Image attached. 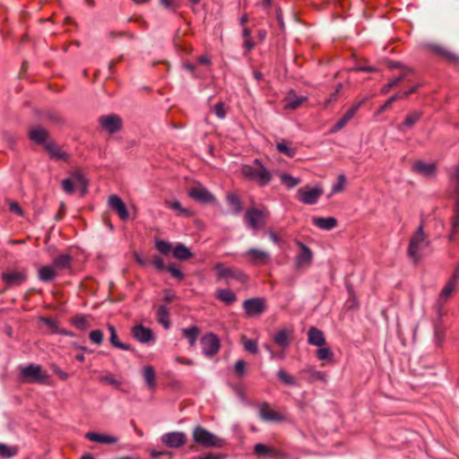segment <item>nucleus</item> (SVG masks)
<instances>
[{
	"mask_svg": "<svg viewBox=\"0 0 459 459\" xmlns=\"http://www.w3.org/2000/svg\"><path fill=\"white\" fill-rule=\"evenodd\" d=\"M1 277L7 287L11 288L20 286L22 283L26 281L28 275L26 270H22L3 273Z\"/></svg>",
	"mask_w": 459,
	"mask_h": 459,
	"instance_id": "14",
	"label": "nucleus"
},
{
	"mask_svg": "<svg viewBox=\"0 0 459 459\" xmlns=\"http://www.w3.org/2000/svg\"><path fill=\"white\" fill-rule=\"evenodd\" d=\"M241 256L252 265H265L271 261V255L269 252L255 247L247 249L246 252L241 254Z\"/></svg>",
	"mask_w": 459,
	"mask_h": 459,
	"instance_id": "9",
	"label": "nucleus"
},
{
	"mask_svg": "<svg viewBox=\"0 0 459 459\" xmlns=\"http://www.w3.org/2000/svg\"><path fill=\"white\" fill-rule=\"evenodd\" d=\"M85 438H87L90 441L97 442L100 444H116L118 440L117 437L109 436V435H103L96 432H87L85 434Z\"/></svg>",
	"mask_w": 459,
	"mask_h": 459,
	"instance_id": "32",
	"label": "nucleus"
},
{
	"mask_svg": "<svg viewBox=\"0 0 459 459\" xmlns=\"http://www.w3.org/2000/svg\"><path fill=\"white\" fill-rule=\"evenodd\" d=\"M333 357V351L328 347L321 346L316 351V358L319 360H332Z\"/></svg>",
	"mask_w": 459,
	"mask_h": 459,
	"instance_id": "49",
	"label": "nucleus"
},
{
	"mask_svg": "<svg viewBox=\"0 0 459 459\" xmlns=\"http://www.w3.org/2000/svg\"><path fill=\"white\" fill-rule=\"evenodd\" d=\"M91 342L100 345L103 342V333L100 330H93L89 333Z\"/></svg>",
	"mask_w": 459,
	"mask_h": 459,
	"instance_id": "54",
	"label": "nucleus"
},
{
	"mask_svg": "<svg viewBox=\"0 0 459 459\" xmlns=\"http://www.w3.org/2000/svg\"><path fill=\"white\" fill-rule=\"evenodd\" d=\"M72 264V256L69 254H62L56 255L53 259L52 265L55 269H69Z\"/></svg>",
	"mask_w": 459,
	"mask_h": 459,
	"instance_id": "38",
	"label": "nucleus"
},
{
	"mask_svg": "<svg viewBox=\"0 0 459 459\" xmlns=\"http://www.w3.org/2000/svg\"><path fill=\"white\" fill-rule=\"evenodd\" d=\"M241 174L250 181L255 182L259 186H265L273 179L272 172L267 169L259 159L254 160L251 164L241 167Z\"/></svg>",
	"mask_w": 459,
	"mask_h": 459,
	"instance_id": "2",
	"label": "nucleus"
},
{
	"mask_svg": "<svg viewBox=\"0 0 459 459\" xmlns=\"http://www.w3.org/2000/svg\"><path fill=\"white\" fill-rule=\"evenodd\" d=\"M216 299L226 304H233L237 300V296L230 289H219L216 291Z\"/></svg>",
	"mask_w": 459,
	"mask_h": 459,
	"instance_id": "39",
	"label": "nucleus"
},
{
	"mask_svg": "<svg viewBox=\"0 0 459 459\" xmlns=\"http://www.w3.org/2000/svg\"><path fill=\"white\" fill-rule=\"evenodd\" d=\"M254 454L258 456H273L279 458H285L287 454L278 449L269 447L262 443H257L254 446Z\"/></svg>",
	"mask_w": 459,
	"mask_h": 459,
	"instance_id": "20",
	"label": "nucleus"
},
{
	"mask_svg": "<svg viewBox=\"0 0 459 459\" xmlns=\"http://www.w3.org/2000/svg\"><path fill=\"white\" fill-rule=\"evenodd\" d=\"M63 190L69 195L74 192V181L72 178H65L62 181Z\"/></svg>",
	"mask_w": 459,
	"mask_h": 459,
	"instance_id": "57",
	"label": "nucleus"
},
{
	"mask_svg": "<svg viewBox=\"0 0 459 459\" xmlns=\"http://www.w3.org/2000/svg\"><path fill=\"white\" fill-rule=\"evenodd\" d=\"M200 344L203 354L208 358L215 356L221 347L220 338L213 333H208L203 335L200 339Z\"/></svg>",
	"mask_w": 459,
	"mask_h": 459,
	"instance_id": "7",
	"label": "nucleus"
},
{
	"mask_svg": "<svg viewBox=\"0 0 459 459\" xmlns=\"http://www.w3.org/2000/svg\"><path fill=\"white\" fill-rule=\"evenodd\" d=\"M29 138L35 143L44 145L48 142V132L41 126L30 129Z\"/></svg>",
	"mask_w": 459,
	"mask_h": 459,
	"instance_id": "26",
	"label": "nucleus"
},
{
	"mask_svg": "<svg viewBox=\"0 0 459 459\" xmlns=\"http://www.w3.org/2000/svg\"><path fill=\"white\" fill-rule=\"evenodd\" d=\"M234 369L238 377H242L246 371V362L243 359H238L235 364Z\"/></svg>",
	"mask_w": 459,
	"mask_h": 459,
	"instance_id": "62",
	"label": "nucleus"
},
{
	"mask_svg": "<svg viewBox=\"0 0 459 459\" xmlns=\"http://www.w3.org/2000/svg\"><path fill=\"white\" fill-rule=\"evenodd\" d=\"M365 102V100H362L355 104H353L346 112L345 114L342 116V117L341 119H339L337 121V123L334 125L333 128V131H339L341 130L342 127H344V126L353 118V117L355 116V114L357 113V111L359 109V108L363 105V103Z\"/></svg>",
	"mask_w": 459,
	"mask_h": 459,
	"instance_id": "21",
	"label": "nucleus"
},
{
	"mask_svg": "<svg viewBox=\"0 0 459 459\" xmlns=\"http://www.w3.org/2000/svg\"><path fill=\"white\" fill-rule=\"evenodd\" d=\"M307 100L305 96H298L294 91H290L283 99L285 109H296Z\"/></svg>",
	"mask_w": 459,
	"mask_h": 459,
	"instance_id": "22",
	"label": "nucleus"
},
{
	"mask_svg": "<svg viewBox=\"0 0 459 459\" xmlns=\"http://www.w3.org/2000/svg\"><path fill=\"white\" fill-rule=\"evenodd\" d=\"M155 247L160 254L164 255H168L170 253L173 254L174 247H172V245L169 242L165 241L163 239H156Z\"/></svg>",
	"mask_w": 459,
	"mask_h": 459,
	"instance_id": "43",
	"label": "nucleus"
},
{
	"mask_svg": "<svg viewBox=\"0 0 459 459\" xmlns=\"http://www.w3.org/2000/svg\"><path fill=\"white\" fill-rule=\"evenodd\" d=\"M99 123L109 134H115L122 128V120L115 114L100 117Z\"/></svg>",
	"mask_w": 459,
	"mask_h": 459,
	"instance_id": "15",
	"label": "nucleus"
},
{
	"mask_svg": "<svg viewBox=\"0 0 459 459\" xmlns=\"http://www.w3.org/2000/svg\"><path fill=\"white\" fill-rule=\"evenodd\" d=\"M432 48L437 55L442 56L446 62L459 65V56L453 51L441 46H434Z\"/></svg>",
	"mask_w": 459,
	"mask_h": 459,
	"instance_id": "29",
	"label": "nucleus"
},
{
	"mask_svg": "<svg viewBox=\"0 0 459 459\" xmlns=\"http://www.w3.org/2000/svg\"><path fill=\"white\" fill-rule=\"evenodd\" d=\"M71 322L80 331H83L90 326L87 318L82 315L75 316L72 318Z\"/></svg>",
	"mask_w": 459,
	"mask_h": 459,
	"instance_id": "45",
	"label": "nucleus"
},
{
	"mask_svg": "<svg viewBox=\"0 0 459 459\" xmlns=\"http://www.w3.org/2000/svg\"><path fill=\"white\" fill-rule=\"evenodd\" d=\"M173 256L178 260L186 261L193 257V254L184 244L178 243L173 248Z\"/></svg>",
	"mask_w": 459,
	"mask_h": 459,
	"instance_id": "36",
	"label": "nucleus"
},
{
	"mask_svg": "<svg viewBox=\"0 0 459 459\" xmlns=\"http://www.w3.org/2000/svg\"><path fill=\"white\" fill-rule=\"evenodd\" d=\"M280 178L281 182L289 189L295 187L300 183L299 178H294L288 173H282Z\"/></svg>",
	"mask_w": 459,
	"mask_h": 459,
	"instance_id": "44",
	"label": "nucleus"
},
{
	"mask_svg": "<svg viewBox=\"0 0 459 459\" xmlns=\"http://www.w3.org/2000/svg\"><path fill=\"white\" fill-rule=\"evenodd\" d=\"M43 146L49 154L50 158L58 160H65L67 159V154L62 152L56 143L48 141Z\"/></svg>",
	"mask_w": 459,
	"mask_h": 459,
	"instance_id": "31",
	"label": "nucleus"
},
{
	"mask_svg": "<svg viewBox=\"0 0 459 459\" xmlns=\"http://www.w3.org/2000/svg\"><path fill=\"white\" fill-rule=\"evenodd\" d=\"M402 99V95L400 92H396L394 95H392L379 108V113L384 112L385 109H387L394 101L397 100Z\"/></svg>",
	"mask_w": 459,
	"mask_h": 459,
	"instance_id": "56",
	"label": "nucleus"
},
{
	"mask_svg": "<svg viewBox=\"0 0 459 459\" xmlns=\"http://www.w3.org/2000/svg\"><path fill=\"white\" fill-rule=\"evenodd\" d=\"M152 264L158 271L166 270L167 266L165 265L163 259L160 255H153L152 259Z\"/></svg>",
	"mask_w": 459,
	"mask_h": 459,
	"instance_id": "59",
	"label": "nucleus"
},
{
	"mask_svg": "<svg viewBox=\"0 0 459 459\" xmlns=\"http://www.w3.org/2000/svg\"><path fill=\"white\" fill-rule=\"evenodd\" d=\"M188 195L202 204H211L215 201L214 195L204 186L198 185L188 190Z\"/></svg>",
	"mask_w": 459,
	"mask_h": 459,
	"instance_id": "13",
	"label": "nucleus"
},
{
	"mask_svg": "<svg viewBox=\"0 0 459 459\" xmlns=\"http://www.w3.org/2000/svg\"><path fill=\"white\" fill-rule=\"evenodd\" d=\"M57 273L53 265H45L39 270V279L44 282L53 281Z\"/></svg>",
	"mask_w": 459,
	"mask_h": 459,
	"instance_id": "40",
	"label": "nucleus"
},
{
	"mask_svg": "<svg viewBox=\"0 0 459 459\" xmlns=\"http://www.w3.org/2000/svg\"><path fill=\"white\" fill-rule=\"evenodd\" d=\"M157 320L165 329L170 327L169 311L165 305H161L158 307Z\"/></svg>",
	"mask_w": 459,
	"mask_h": 459,
	"instance_id": "41",
	"label": "nucleus"
},
{
	"mask_svg": "<svg viewBox=\"0 0 459 459\" xmlns=\"http://www.w3.org/2000/svg\"><path fill=\"white\" fill-rule=\"evenodd\" d=\"M278 378L282 381L287 385L296 386L298 385L297 381L294 379L292 376L288 374L285 370L280 369L277 372Z\"/></svg>",
	"mask_w": 459,
	"mask_h": 459,
	"instance_id": "47",
	"label": "nucleus"
},
{
	"mask_svg": "<svg viewBox=\"0 0 459 459\" xmlns=\"http://www.w3.org/2000/svg\"><path fill=\"white\" fill-rule=\"evenodd\" d=\"M194 441L204 447H221V444L219 438L212 432L202 426H196L193 430Z\"/></svg>",
	"mask_w": 459,
	"mask_h": 459,
	"instance_id": "4",
	"label": "nucleus"
},
{
	"mask_svg": "<svg viewBox=\"0 0 459 459\" xmlns=\"http://www.w3.org/2000/svg\"><path fill=\"white\" fill-rule=\"evenodd\" d=\"M268 212L256 208H248L244 215V221L247 226L256 232L259 229L265 225V220Z\"/></svg>",
	"mask_w": 459,
	"mask_h": 459,
	"instance_id": "6",
	"label": "nucleus"
},
{
	"mask_svg": "<svg viewBox=\"0 0 459 459\" xmlns=\"http://www.w3.org/2000/svg\"><path fill=\"white\" fill-rule=\"evenodd\" d=\"M18 453V449L15 446H8L5 444L0 443V457L10 458L14 456Z\"/></svg>",
	"mask_w": 459,
	"mask_h": 459,
	"instance_id": "48",
	"label": "nucleus"
},
{
	"mask_svg": "<svg viewBox=\"0 0 459 459\" xmlns=\"http://www.w3.org/2000/svg\"><path fill=\"white\" fill-rule=\"evenodd\" d=\"M422 117V112L414 110L410 112L404 118L403 124L398 126V130L403 131L404 127H412Z\"/></svg>",
	"mask_w": 459,
	"mask_h": 459,
	"instance_id": "35",
	"label": "nucleus"
},
{
	"mask_svg": "<svg viewBox=\"0 0 459 459\" xmlns=\"http://www.w3.org/2000/svg\"><path fill=\"white\" fill-rule=\"evenodd\" d=\"M183 336L187 340L188 344L194 347L196 344L197 338L200 334V328L196 325H192L187 328L182 329Z\"/></svg>",
	"mask_w": 459,
	"mask_h": 459,
	"instance_id": "37",
	"label": "nucleus"
},
{
	"mask_svg": "<svg viewBox=\"0 0 459 459\" xmlns=\"http://www.w3.org/2000/svg\"><path fill=\"white\" fill-rule=\"evenodd\" d=\"M412 72L413 71L411 68L404 67L400 75L394 77L381 88V90H380L381 94H383V95L387 94L392 88L395 87L403 81L411 82L409 75L411 74H412Z\"/></svg>",
	"mask_w": 459,
	"mask_h": 459,
	"instance_id": "18",
	"label": "nucleus"
},
{
	"mask_svg": "<svg viewBox=\"0 0 459 459\" xmlns=\"http://www.w3.org/2000/svg\"><path fill=\"white\" fill-rule=\"evenodd\" d=\"M455 202L453 206V217L451 228L454 232H457L459 229V194H455Z\"/></svg>",
	"mask_w": 459,
	"mask_h": 459,
	"instance_id": "42",
	"label": "nucleus"
},
{
	"mask_svg": "<svg viewBox=\"0 0 459 459\" xmlns=\"http://www.w3.org/2000/svg\"><path fill=\"white\" fill-rule=\"evenodd\" d=\"M307 342L311 345L321 347L325 344L324 333L315 326H311L307 332Z\"/></svg>",
	"mask_w": 459,
	"mask_h": 459,
	"instance_id": "25",
	"label": "nucleus"
},
{
	"mask_svg": "<svg viewBox=\"0 0 459 459\" xmlns=\"http://www.w3.org/2000/svg\"><path fill=\"white\" fill-rule=\"evenodd\" d=\"M456 285L457 284L455 282L448 280L440 292V295H439L440 298L441 299L449 298L451 296V294L453 293V291L455 290Z\"/></svg>",
	"mask_w": 459,
	"mask_h": 459,
	"instance_id": "50",
	"label": "nucleus"
},
{
	"mask_svg": "<svg viewBox=\"0 0 459 459\" xmlns=\"http://www.w3.org/2000/svg\"><path fill=\"white\" fill-rule=\"evenodd\" d=\"M100 382L106 383L108 385L118 386L120 385L119 381L117 380L112 374H108L105 376H102L100 378Z\"/></svg>",
	"mask_w": 459,
	"mask_h": 459,
	"instance_id": "61",
	"label": "nucleus"
},
{
	"mask_svg": "<svg viewBox=\"0 0 459 459\" xmlns=\"http://www.w3.org/2000/svg\"><path fill=\"white\" fill-rule=\"evenodd\" d=\"M296 245L299 247V252L295 256V269L298 271L307 269L312 264L314 254L312 250L303 242L297 241Z\"/></svg>",
	"mask_w": 459,
	"mask_h": 459,
	"instance_id": "8",
	"label": "nucleus"
},
{
	"mask_svg": "<svg viewBox=\"0 0 459 459\" xmlns=\"http://www.w3.org/2000/svg\"><path fill=\"white\" fill-rule=\"evenodd\" d=\"M259 416L264 421H283L284 416L278 411L271 409L267 403H263L259 406Z\"/></svg>",
	"mask_w": 459,
	"mask_h": 459,
	"instance_id": "17",
	"label": "nucleus"
},
{
	"mask_svg": "<svg viewBox=\"0 0 459 459\" xmlns=\"http://www.w3.org/2000/svg\"><path fill=\"white\" fill-rule=\"evenodd\" d=\"M429 250L430 240L424 230L423 223H420L409 240L407 254L410 259L417 264L429 252Z\"/></svg>",
	"mask_w": 459,
	"mask_h": 459,
	"instance_id": "1",
	"label": "nucleus"
},
{
	"mask_svg": "<svg viewBox=\"0 0 459 459\" xmlns=\"http://www.w3.org/2000/svg\"><path fill=\"white\" fill-rule=\"evenodd\" d=\"M74 177L76 182L82 186V195H84L87 191L88 181L81 173H75Z\"/></svg>",
	"mask_w": 459,
	"mask_h": 459,
	"instance_id": "58",
	"label": "nucleus"
},
{
	"mask_svg": "<svg viewBox=\"0 0 459 459\" xmlns=\"http://www.w3.org/2000/svg\"><path fill=\"white\" fill-rule=\"evenodd\" d=\"M20 379L23 383L49 385V376L42 370L39 364L30 363L20 367Z\"/></svg>",
	"mask_w": 459,
	"mask_h": 459,
	"instance_id": "3",
	"label": "nucleus"
},
{
	"mask_svg": "<svg viewBox=\"0 0 459 459\" xmlns=\"http://www.w3.org/2000/svg\"><path fill=\"white\" fill-rule=\"evenodd\" d=\"M133 337L142 343H147L154 338L152 329L143 326V325H136L132 328Z\"/></svg>",
	"mask_w": 459,
	"mask_h": 459,
	"instance_id": "19",
	"label": "nucleus"
},
{
	"mask_svg": "<svg viewBox=\"0 0 459 459\" xmlns=\"http://www.w3.org/2000/svg\"><path fill=\"white\" fill-rule=\"evenodd\" d=\"M312 223L320 230H332L337 226V220L334 217H314Z\"/></svg>",
	"mask_w": 459,
	"mask_h": 459,
	"instance_id": "28",
	"label": "nucleus"
},
{
	"mask_svg": "<svg viewBox=\"0 0 459 459\" xmlns=\"http://www.w3.org/2000/svg\"><path fill=\"white\" fill-rule=\"evenodd\" d=\"M186 435L182 431H171L163 434L160 441L169 448H179L186 443Z\"/></svg>",
	"mask_w": 459,
	"mask_h": 459,
	"instance_id": "10",
	"label": "nucleus"
},
{
	"mask_svg": "<svg viewBox=\"0 0 459 459\" xmlns=\"http://www.w3.org/2000/svg\"><path fill=\"white\" fill-rule=\"evenodd\" d=\"M227 204L230 207V212L234 215L239 214L243 210L242 201L240 197L234 193H227Z\"/></svg>",
	"mask_w": 459,
	"mask_h": 459,
	"instance_id": "30",
	"label": "nucleus"
},
{
	"mask_svg": "<svg viewBox=\"0 0 459 459\" xmlns=\"http://www.w3.org/2000/svg\"><path fill=\"white\" fill-rule=\"evenodd\" d=\"M166 270L171 274L173 278L178 279L179 281H182L185 277L182 271L173 264L167 265Z\"/></svg>",
	"mask_w": 459,
	"mask_h": 459,
	"instance_id": "53",
	"label": "nucleus"
},
{
	"mask_svg": "<svg viewBox=\"0 0 459 459\" xmlns=\"http://www.w3.org/2000/svg\"><path fill=\"white\" fill-rule=\"evenodd\" d=\"M217 274V280L235 279L239 282H246L248 276L241 270L233 267H226L222 263H217L213 267Z\"/></svg>",
	"mask_w": 459,
	"mask_h": 459,
	"instance_id": "5",
	"label": "nucleus"
},
{
	"mask_svg": "<svg viewBox=\"0 0 459 459\" xmlns=\"http://www.w3.org/2000/svg\"><path fill=\"white\" fill-rule=\"evenodd\" d=\"M243 308L248 316L262 315L266 309L265 300L262 298H252L243 302Z\"/></svg>",
	"mask_w": 459,
	"mask_h": 459,
	"instance_id": "12",
	"label": "nucleus"
},
{
	"mask_svg": "<svg viewBox=\"0 0 459 459\" xmlns=\"http://www.w3.org/2000/svg\"><path fill=\"white\" fill-rule=\"evenodd\" d=\"M213 112L219 118H224L226 116L225 107L222 102H218L213 107Z\"/></svg>",
	"mask_w": 459,
	"mask_h": 459,
	"instance_id": "60",
	"label": "nucleus"
},
{
	"mask_svg": "<svg viewBox=\"0 0 459 459\" xmlns=\"http://www.w3.org/2000/svg\"><path fill=\"white\" fill-rule=\"evenodd\" d=\"M143 377L149 389L156 388V375L152 366L148 365L143 368Z\"/></svg>",
	"mask_w": 459,
	"mask_h": 459,
	"instance_id": "34",
	"label": "nucleus"
},
{
	"mask_svg": "<svg viewBox=\"0 0 459 459\" xmlns=\"http://www.w3.org/2000/svg\"><path fill=\"white\" fill-rule=\"evenodd\" d=\"M323 193V189L318 186L313 188L306 186L299 188L298 191L299 201L308 205L316 204L318 199L322 196Z\"/></svg>",
	"mask_w": 459,
	"mask_h": 459,
	"instance_id": "11",
	"label": "nucleus"
},
{
	"mask_svg": "<svg viewBox=\"0 0 459 459\" xmlns=\"http://www.w3.org/2000/svg\"><path fill=\"white\" fill-rule=\"evenodd\" d=\"M301 373L307 375V381L310 384L315 382L325 383L327 378L323 371L316 370L315 367L307 366L301 369Z\"/></svg>",
	"mask_w": 459,
	"mask_h": 459,
	"instance_id": "23",
	"label": "nucleus"
},
{
	"mask_svg": "<svg viewBox=\"0 0 459 459\" xmlns=\"http://www.w3.org/2000/svg\"><path fill=\"white\" fill-rule=\"evenodd\" d=\"M108 205L110 209L117 212V214L122 221L128 220L129 213L127 208L123 200L119 196L116 195H110L108 198Z\"/></svg>",
	"mask_w": 459,
	"mask_h": 459,
	"instance_id": "16",
	"label": "nucleus"
},
{
	"mask_svg": "<svg viewBox=\"0 0 459 459\" xmlns=\"http://www.w3.org/2000/svg\"><path fill=\"white\" fill-rule=\"evenodd\" d=\"M412 169L414 172L424 177H432L436 174L437 166L433 162L425 163L424 161L418 160L413 164Z\"/></svg>",
	"mask_w": 459,
	"mask_h": 459,
	"instance_id": "24",
	"label": "nucleus"
},
{
	"mask_svg": "<svg viewBox=\"0 0 459 459\" xmlns=\"http://www.w3.org/2000/svg\"><path fill=\"white\" fill-rule=\"evenodd\" d=\"M346 183V178L344 175L341 174L338 176V181L336 184L333 186L332 192L333 194L340 193L343 190L344 185Z\"/></svg>",
	"mask_w": 459,
	"mask_h": 459,
	"instance_id": "55",
	"label": "nucleus"
},
{
	"mask_svg": "<svg viewBox=\"0 0 459 459\" xmlns=\"http://www.w3.org/2000/svg\"><path fill=\"white\" fill-rule=\"evenodd\" d=\"M225 455L208 453L201 456H195L193 459H225Z\"/></svg>",
	"mask_w": 459,
	"mask_h": 459,
	"instance_id": "64",
	"label": "nucleus"
},
{
	"mask_svg": "<svg viewBox=\"0 0 459 459\" xmlns=\"http://www.w3.org/2000/svg\"><path fill=\"white\" fill-rule=\"evenodd\" d=\"M276 149L279 152L285 154L289 158H293L296 155L297 150L288 146L285 141L277 143Z\"/></svg>",
	"mask_w": 459,
	"mask_h": 459,
	"instance_id": "46",
	"label": "nucleus"
},
{
	"mask_svg": "<svg viewBox=\"0 0 459 459\" xmlns=\"http://www.w3.org/2000/svg\"><path fill=\"white\" fill-rule=\"evenodd\" d=\"M292 333V329L281 328L274 334L273 341L278 346L285 349L290 343V336Z\"/></svg>",
	"mask_w": 459,
	"mask_h": 459,
	"instance_id": "27",
	"label": "nucleus"
},
{
	"mask_svg": "<svg viewBox=\"0 0 459 459\" xmlns=\"http://www.w3.org/2000/svg\"><path fill=\"white\" fill-rule=\"evenodd\" d=\"M160 4L171 11L176 12L181 6V0H160Z\"/></svg>",
	"mask_w": 459,
	"mask_h": 459,
	"instance_id": "52",
	"label": "nucleus"
},
{
	"mask_svg": "<svg viewBox=\"0 0 459 459\" xmlns=\"http://www.w3.org/2000/svg\"><path fill=\"white\" fill-rule=\"evenodd\" d=\"M243 345L246 351L252 354L258 353V346H257V341L254 339H246L244 338Z\"/></svg>",
	"mask_w": 459,
	"mask_h": 459,
	"instance_id": "51",
	"label": "nucleus"
},
{
	"mask_svg": "<svg viewBox=\"0 0 459 459\" xmlns=\"http://www.w3.org/2000/svg\"><path fill=\"white\" fill-rule=\"evenodd\" d=\"M452 180L455 185V194H459V164L455 167Z\"/></svg>",
	"mask_w": 459,
	"mask_h": 459,
	"instance_id": "63",
	"label": "nucleus"
},
{
	"mask_svg": "<svg viewBox=\"0 0 459 459\" xmlns=\"http://www.w3.org/2000/svg\"><path fill=\"white\" fill-rule=\"evenodd\" d=\"M108 330L110 333L109 342L111 345L115 348L123 350V351H131L132 347L129 344L122 342L118 341L116 327L113 325H108Z\"/></svg>",
	"mask_w": 459,
	"mask_h": 459,
	"instance_id": "33",
	"label": "nucleus"
}]
</instances>
